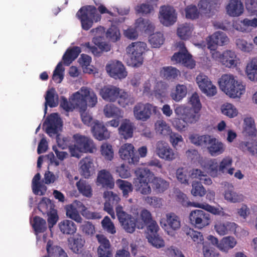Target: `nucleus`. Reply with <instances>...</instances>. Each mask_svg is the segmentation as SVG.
I'll return each mask as SVG.
<instances>
[{
  "instance_id": "obj_1",
  "label": "nucleus",
  "mask_w": 257,
  "mask_h": 257,
  "mask_svg": "<svg viewBox=\"0 0 257 257\" xmlns=\"http://www.w3.org/2000/svg\"><path fill=\"white\" fill-rule=\"evenodd\" d=\"M97 103L95 93L90 88L83 86L72 93L68 100L64 96L61 97L60 106L66 111L84 112L89 107H93Z\"/></svg>"
},
{
  "instance_id": "obj_2",
  "label": "nucleus",
  "mask_w": 257,
  "mask_h": 257,
  "mask_svg": "<svg viewBox=\"0 0 257 257\" xmlns=\"http://www.w3.org/2000/svg\"><path fill=\"white\" fill-rule=\"evenodd\" d=\"M218 84L220 90L231 98H240L246 91L245 84L231 73L222 75Z\"/></svg>"
},
{
  "instance_id": "obj_3",
  "label": "nucleus",
  "mask_w": 257,
  "mask_h": 257,
  "mask_svg": "<svg viewBox=\"0 0 257 257\" xmlns=\"http://www.w3.org/2000/svg\"><path fill=\"white\" fill-rule=\"evenodd\" d=\"M140 217L142 222L138 224V228L143 229L147 226L148 241L157 248L163 247L165 245L164 241L158 233L159 227L157 222L153 219L151 212L144 209L140 212Z\"/></svg>"
},
{
  "instance_id": "obj_4",
  "label": "nucleus",
  "mask_w": 257,
  "mask_h": 257,
  "mask_svg": "<svg viewBox=\"0 0 257 257\" xmlns=\"http://www.w3.org/2000/svg\"><path fill=\"white\" fill-rule=\"evenodd\" d=\"M147 44L143 42L132 43L126 48L130 58L127 63L130 66L138 67L143 62V54L147 51Z\"/></svg>"
},
{
  "instance_id": "obj_5",
  "label": "nucleus",
  "mask_w": 257,
  "mask_h": 257,
  "mask_svg": "<svg viewBox=\"0 0 257 257\" xmlns=\"http://www.w3.org/2000/svg\"><path fill=\"white\" fill-rule=\"evenodd\" d=\"M77 16L81 21L82 29L85 30H89L94 22H98L101 20V16L96 9L92 6L81 8L77 12Z\"/></svg>"
},
{
  "instance_id": "obj_6",
  "label": "nucleus",
  "mask_w": 257,
  "mask_h": 257,
  "mask_svg": "<svg viewBox=\"0 0 257 257\" xmlns=\"http://www.w3.org/2000/svg\"><path fill=\"white\" fill-rule=\"evenodd\" d=\"M176 47L178 52L175 53L172 56V61L175 64H181L189 69L194 68L196 65L195 61L186 49L184 42L180 41L176 43Z\"/></svg>"
},
{
  "instance_id": "obj_7",
  "label": "nucleus",
  "mask_w": 257,
  "mask_h": 257,
  "mask_svg": "<svg viewBox=\"0 0 257 257\" xmlns=\"http://www.w3.org/2000/svg\"><path fill=\"white\" fill-rule=\"evenodd\" d=\"M212 57L229 68L236 67L240 62L235 52L230 50L224 51L222 54L218 51L212 52Z\"/></svg>"
},
{
  "instance_id": "obj_8",
  "label": "nucleus",
  "mask_w": 257,
  "mask_h": 257,
  "mask_svg": "<svg viewBox=\"0 0 257 257\" xmlns=\"http://www.w3.org/2000/svg\"><path fill=\"white\" fill-rule=\"evenodd\" d=\"M115 210L118 219L122 228L128 233H133L136 227V219L124 211L120 205L117 206Z\"/></svg>"
},
{
  "instance_id": "obj_9",
  "label": "nucleus",
  "mask_w": 257,
  "mask_h": 257,
  "mask_svg": "<svg viewBox=\"0 0 257 257\" xmlns=\"http://www.w3.org/2000/svg\"><path fill=\"white\" fill-rule=\"evenodd\" d=\"M195 81L200 91L206 96L213 97L217 94L216 86L207 76L200 73L196 76Z\"/></svg>"
},
{
  "instance_id": "obj_10",
  "label": "nucleus",
  "mask_w": 257,
  "mask_h": 257,
  "mask_svg": "<svg viewBox=\"0 0 257 257\" xmlns=\"http://www.w3.org/2000/svg\"><path fill=\"white\" fill-rule=\"evenodd\" d=\"M191 224L195 227L201 229L210 223V215L207 212L199 209L192 210L189 214Z\"/></svg>"
},
{
  "instance_id": "obj_11",
  "label": "nucleus",
  "mask_w": 257,
  "mask_h": 257,
  "mask_svg": "<svg viewBox=\"0 0 257 257\" xmlns=\"http://www.w3.org/2000/svg\"><path fill=\"white\" fill-rule=\"evenodd\" d=\"M160 23L165 26L174 25L177 20V14L175 9L170 6L160 7L159 14Z\"/></svg>"
},
{
  "instance_id": "obj_12",
  "label": "nucleus",
  "mask_w": 257,
  "mask_h": 257,
  "mask_svg": "<svg viewBox=\"0 0 257 257\" xmlns=\"http://www.w3.org/2000/svg\"><path fill=\"white\" fill-rule=\"evenodd\" d=\"M198 7L201 13V19H208L218 11L219 0H201L198 4Z\"/></svg>"
},
{
  "instance_id": "obj_13",
  "label": "nucleus",
  "mask_w": 257,
  "mask_h": 257,
  "mask_svg": "<svg viewBox=\"0 0 257 257\" xmlns=\"http://www.w3.org/2000/svg\"><path fill=\"white\" fill-rule=\"evenodd\" d=\"M156 153L160 158L166 161H172L178 157V152L164 141H158L157 143Z\"/></svg>"
},
{
  "instance_id": "obj_14",
  "label": "nucleus",
  "mask_w": 257,
  "mask_h": 257,
  "mask_svg": "<svg viewBox=\"0 0 257 257\" xmlns=\"http://www.w3.org/2000/svg\"><path fill=\"white\" fill-rule=\"evenodd\" d=\"M118 153L120 158L129 164L136 165L139 162L140 156L132 144H123L119 148Z\"/></svg>"
},
{
  "instance_id": "obj_15",
  "label": "nucleus",
  "mask_w": 257,
  "mask_h": 257,
  "mask_svg": "<svg viewBox=\"0 0 257 257\" xmlns=\"http://www.w3.org/2000/svg\"><path fill=\"white\" fill-rule=\"evenodd\" d=\"M252 15L256 17L248 18H246L242 20H236L233 22L232 26L236 30L241 32H249L252 29L257 28V10H254Z\"/></svg>"
},
{
  "instance_id": "obj_16",
  "label": "nucleus",
  "mask_w": 257,
  "mask_h": 257,
  "mask_svg": "<svg viewBox=\"0 0 257 257\" xmlns=\"http://www.w3.org/2000/svg\"><path fill=\"white\" fill-rule=\"evenodd\" d=\"M46 124V133L50 136L57 135L62 126V122L58 113H50L44 123Z\"/></svg>"
},
{
  "instance_id": "obj_17",
  "label": "nucleus",
  "mask_w": 257,
  "mask_h": 257,
  "mask_svg": "<svg viewBox=\"0 0 257 257\" xmlns=\"http://www.w3.org/2000/svg\"><path fill=\"white\" fill-rule=\"evenodd\" d=\"M136 29L130 28L124 31V36L128 39H134L138 37V31H147L152 30L153 28V25L149 21H144L141 18L138 19L135 23Z\"/></svg>"
},
{
  "instance_id": "obj_18",
  "label": "nucleus",
  "mask_w": 257,
  "mask_h": 257,
  "mask_svg": "<svg viewBox=\"0 0 257 257\" xmlns=\"http://www.w3.org/2000/svg\"><path fill=\"white\" fill-rule=\"evenodd\" d=\"M73 138L77 146L84 153H92L96 150L93 140L89 137L76 134L73 135Z\"/></svg>"
},
{
  "instance_id": "obj_19",
  "label": "nucleus",
  "mask_w": 257,
  "mask_h": 257,
  "mask_svg": "<svg viewBox=\"0 0 257 257\" xmlns=\"http://www.w3.org/2000/svg\"><path fill=\"white\" fill-rule=\"evenodd\" d=\"M106 70L109 75L115 79H122L127 75L123 65L118 61L109 62L106 66Z\"/></svg>"
},
{
  "instance_id": "obj_20",
  "label": "nucleus",
  "mask_w": 257,
  "mask_h": 257,
  "mask_svg": "<svg viewBox=\"0 0 257 257\" xmlns=\"http://www.w3.org/2000/svg\"><path fill=\"white\" fill-rule=\"evenodd\" d=\"M180 118H175L173 121L174 125L179 130H184L188 123L195 122L199 118V113H176Z\"/></svg>"
},
{
  "instance_id": "obj_21",
  "label": "nucleus",
  "mask_w": 257,
  "mask_h": 257,
  "mask_svg": "<svg viewBox=\"0 0 257 257\" xmlns=\"http://www.w3.org/2000/svg\"><path fill=\"white\" fill-rule=\"evenodd\" d=\"M207 48L212 52L216 51L217 45H223L228 42V38L223 32H216L207 39Z\"/></svg>"
},
{
  "instance_id": "obj_22",
  "label": "nucleus",
  "mask_w": 257,
  "mask_h": 257,
  "mask_svg": "<svg viewBox=\"0 0 257 257\" xmlns=\"http://www.w3.org/2000/svg\"><path fill=\"white\" fill-rule=\"evenodd\" d=\"M226 14L232 17L242 15L244 11L242 0H229L225 7Z\"/></svg>"
},
{
  "instance_id": "obj_23",
  "label": "nucleus",
  "mask_w": 257,
  "mask_h": 257,
  "mask_svg": "<svg viewBox=\"0 0 257 257\" xmlns=\"http://www.w3.org/2000/svg\"><path fill=\"white\" fill-rule=\"evenodd\" d=\"M166 222L164 223V227L169 234L173 235V231H177L181 227V220L179 216L174 213H169L166 215Z\"/></svg>"
},
{
  "instance_id": "obj_24",
  "label": "nucleus",
  "mask_w": 257,
  "mask_h": 257,
  "mask_svg": "<svg viewBox=\"0 0 257 257\" xmlns=\"http://www.w3.org/2000/svg\"><path fill=\"white\" fill-rule=\"evenodd\" d=\"M80 172L85 178H88L94 173L93 160L90 156H87L79 162Z\"/></svg>"
},
{
  "instance_id": "obj_25",
  "label": "nucleus",
  "mask_w": 257,
  "mask_h": 257,
  "mask_svg": "<svg viewBox=\"0 0 257 257\" xmlns=\"http://www.w3.org/2000/svg\"><path fill=\"white\" fill-rule=\"evenodd\" d=\"M245 73L250 81L257 82V57L252 58L248 61Z\"/></svg>"
},
{
  "instance_id": "obj_26",
  "label": "nucleus",
  "mask_w": 257,
  "mask_h": 257,
  "mask_svg": "<svg viewBox=\"0 0 257 257\" xmlns=\"http://www.w3.org/2000/svg\"><path fill=\"white\" fill-rule=\"evenodd\" d=\"M236 224L234 222L217 221L214 225L215 231L220 235H224L235 230Z\"/></svg>"
},
{
  "instance_id": "obj_27",
  "label": "nucleus",
  "mask_w": 257,
  "mask_h": 257,
  "mask_svg": "<svg viewBox=\"0 0 257 257\" xmlns=\"http://www.w3.org/2000/svg\"><path fill=\"white\" fill-rule=\"evenodd\" d=\"M119 92V89L113 86L103 87L100 91V95L103 99L108 101L115 100Z\"/></svg>"
},
{
  "instance_id": "obj_28",
  "label": "nucleus",
  "mask_w": 257,
  "mask_h": 257,
  "mask_svg": "<svg viewBox=\"0 0 257 257\" xmlns=\"http://www.w3.org/2000/svg\"><path fill=\"white\" fill-rule=\"evenodd\" d=\"M92 130L94 138L99 141L107 140L110 137V133L106 127L97 120L95 122Z\"/></svg>"
},
{
  "instance_id": "obj_29",
  "label": "nucleus",
  "mask_w": 257,
  "mask_h": 257,
  "mask_svg": "<svg viewBox=\"0 0 257 257\" xmlns=\"http://www.w3.org/2000/svg\"><path fill=\"white\" fill-rule=\"evenodd\" d=\"M206 148L212 156L220 155L224 152L225 150L223 144L216 138L212 137Z\"/></svg>"
},
{
  "instance_id": "obj_30",
  "label": "nucleus",
  "mask_w": 257,
  "mask_h": 257,
  "mask_svg": "<svg viewBox=\"0 0 257 257\" xmlns=\"http://www.w3.org/2000/svg\"><path fill=\"white\" fill-rule=\"evenodd\" d=\"M134 128V124L129 119H125L118 128L119 134L124 139L131 138L133 136Z\"/></svg>"
},
{
  "instance_id": "obj_31",
  "label": "nucleus",
  "mask_w": 257,
  "mask_h": 257,
  "mask_svg": "<svg viewBox=\"0 0 257 257\" xmlns=\"http://www.w3.org/2000/svg\"><path fill=\"white\" fill-rule=\"evenodd\" d=\"M97 182L103 187L112 189L114 187V181L111 174L105 170L100 171L98 175Z\"/></svg>"
},
{
  "instance_id": "obj_32",
  "label": "nucleus",
  "mask_w": 257,
  "mask_h": 257,
  "mask_svg": "<svg viewBox=\"0 0 257 257\" xmlns=\"http://www.w3.org/2000/svg\"><path fill=\"white\" fill-rule=\"evenodd\" d=\"M45 98V112H46L47 111V106H49L50 107H55L58 104V95L55 89L53 88H51L47 90L46 93Z\"/></svg>"
},
{
  "instance_id": "obj_33",
  "label": "nucleus",
  "mask_w": 257,
  "mask_h": 257,
  "mask_svg": "<svg viewBox=\"0 0 257 257\" xmlns=\"http://www.w3.org/2000/svg\"><path fill=\"white\" fill-rule=\"evenodd\" d=\"M194 26L190 23H185L179 25L177 29V35L181 39H189L193 34Z\"/></svg>"
},
{
  "instance_id": "obj_34",
  "label": "nucleus",
  "mask_w": 257,
  "mask_h": 257,
  "mask_svg": "<svg viewBox=\"0 0 257 257\" xmlns=\"http://www.w3.org/2000/svg\"><path fill=\"white\" fill-rule=\"evenodd\" d=\"M68 241L70 248L76 253L81 252L85 243L84 239L79 234H77L73 237L68 239Z\"/></svg>"
},
{
  "instance_id": "obj_35",
  "label": "nucleus",
  "mask_w": 257,
  "mask_h": 257,
  "mask_svg": "<svg viewBox=\"0 0 257 257\" xmlns=\"http://www.w3.org/2000/svg\"><path fill=\"white\" fill-rule=\"evenodd\" d=\"M48 256L50 257H68L67 253L60 246L52 245V241L49 240L46 246Z\"/></svg>"
},
{
  "instance_id": "obj_36",
  "label": "nucleus",
  "mask_w": 257,
  "mask_h": 257,
  "mask_svg": "<svg viewBox=\"0 0 257 257\" xmlns=\"http://www.w3.org/2000/svg\"><path fill=\"white\" fill-rule=\"evenodd\" d=\"M153 189L157 193H163L168 189L169 183L165 179L154 177L150 182Z\"/></svg>"
},
{
  "instance_id": "obj_37",
  "label": "nucleus",
  "mask_w": 257,
  "mask_h": 257,
  "mask_svg": "<svg viewBox=\"0 0 257 257\" xmlns=\"http://www.w3.org/2000/svg\"><path fill=\"white\" fill-rule=\"evenodd\" d=\"M58 226L60 231L64 234L72 235L77 230L75 224L72 221L68 219L60 222Z\"/></svg>"
},
{
  "instance_id": "obj_38",
  "label": "nucleus",
  "mask_w": 257,
  "mask_h": 257,
  "mask_svg": "<svg viewBox=\"0 0 257 257\" xmlns=\"http://www.w3.org/2000/svg\"><path fill=\"white\" fill-rule=\"evenodd\" d=\"M236 244V241L233 237H223L218 244V248L221 251L227 253L229 249L233 248Z\"/></svg>"
},
{
  "instance_id": "obj_39",
  "label": "nucleus",
  "mask_w": 257,
  "mask_h": 257,
  "mask_svg": "<svg viewBox=\"0 0 257 257\" xmlns=\"http://www.w3.org/2000/svg\"><path fill=\"white\" fill-rule=\"evenodd\" d=\"M158 0H146V3L141 4L136 7V11L138 13L148 14L154 11V8L157 6Z\"/></svg>"
},
{
  "instance_id": "obj_40",
  "label": "nucleus",
  "mask_w": 257,
  "mask_h": 257,
  "mask_svg": "<svg viewBox=\"0 0 257 257\" xmlns=\"http://www.w3.org/2000/svg\"><path fill=\"white\" fill-rule=\"evenodd\" d=\"M211 138V136L207 135L199 136L198 134H192L190 136L189 140L196 146L207 147Z\"/></svg>"
},
{
  "instance_id": "obj_41",
  "label": "nucleus",
  "mask_w": 257,
  "mask_h": 257,
  "mask_svg": "<svg viewBox=\"0 0 257 257\" xmlns=\"http://www.w3.org/2000/svg\"><path fill=\"white\" fill-rule=\"evenodd\" d=\"M196 206H198V208H202L215 215L225 217L229 216V215L224 211L223 208L220 206L216 207L206 203H200L199 205H197Z\"/></svg>"
},
{
  "instance_id": "obj_42",
  "label": "nucleus",
  "mask_w": 257,
  "mask_h": 257,
  "mask_svg": "<svg viewBox=\"0 0 257 257\" xmlns=\"http://www.w3.org/2000/svg\"><path fill=\"white\" fill-rule=\"evenodd\" d=\"M80 52V48L79 47L68 49L63 56L64 63L66 65H69L77 57Z\"/></svg>"
},
{
  "instance_id": "obj_43",
  "label": "nucleus",
  "mask_w": 257,
  "mask_h": 257,
  "mask_svg": "<svg viewBox=\"0 0 257 257\" xmlns=\"http://www.w3.org/2000/svg\"><path fill=\"white\" fill-rule=\"evenodd\" d=\"M238 148L243 152L248 151L251 155L257 156V139L251 142H241Z\"/></svg>"
},
{
  "instance_id": "obj_44",
  "label": "nucleus",
  "mask_w": 257,
  "mask_h": 257,
  "mask_svg": "<svg viewBox=\"0 0 257 257\" xmlns=\"http://www.w3.org/2000/svg\"><path fill=\"white\" fill-rule=\"evenodd\" d=\"M184 14L187 19L195 20L201 18V13L198 11L195 5H190L187 6L184 9Z\"/></svg>"
},
{
  "instance_id": "obj_45",
  "label": "nucleus",
  "mask_w": 257,
  "mask_h": 257,
  "mask_svg": "<svg viewBox=\"0 0 257 257\" xmlns=\"http://www.w3.org/2000/svg\"><path fill=\"white\" fill-rule=\"evenodd\" d=\"M66 215L68 218L74 220L77 223H81L82 218L79 214L76 207L73 204H69L65 207Z\"/></svg>"
},
{
  "instance_id": "obj_46",
  "label": "nucleus",
  "mask_w": 257,
  "mask_h": 257,
  "mask_svg": "<svg viewBox=\"0 0 257 257\" xmlns=\"http://www.w3.org/2000/svg\"><path fill=\"white\" fill-rule=\"evenodd\" d=\"M187 93V89L185 85L183 84H178L172 90L171 97L174 100L179 101L185 97Z\"/></svg>"
},
{
  "instance_id": "obj_47",
  "label": "nucleus",
  "mask_w": 257,
  "mask_h": 257,
  "mask_svg": "<svg viewBox=\"0 0 257 257\" xmlns=\"http://www.w3.org/2000/svg\"><path fill=\"white\" fill-rule=\"evenodd\" d=\"M244 122L245 126L244 132L249 137H254L257 134V130L254 119L251 117L244 118Z\"/></svg>"
},
{
  "instance_id": "obj_48",
  "label": "nucleus",
  "mask_w": 257,
  "mask_h": 257,
  "mask_svg": "<svg viewBox=\"0 0 257 257\" xmlns=\"http://www.w3.org/2000/svg\"><path fill=\"white\" fill-rule=\"evenodd\" d=\"M76 185L79 192L83 196L87 197H91L92 195L91 187L86 181L80 179L76 183Z\"/></svg>"
},
{
  "instance_id": "obj_49",
  "label": "nucleus",
  "mask_w": 257,
  "mask_h": 257,
  "mask_svg": "<svg viewBox=\"0 0 257 257\" xmlns=\"http://www.w3.org/2000/svg\"><path fill=\"white\" fill-rule=\"evenodd\" d=\"M32 226L36 234L43 233L47 228L45 220L38 216L33 218Z\"/></svg>"
},
{
  "instance_id": "obj_50",
  "label": "nucleus",
  "mask_w": 257,
  "mask_h": 257,
  "mask_svg": "<svg viewBox=\"0 0 257 257\" xmlns=\"http://www.w3.org/2000/svg\"><path fill=\"white\" fill-rule=\"evenodd\" d=\"M67 141V138H64L63 139V141L64 142V144H60V140H59L58 139H57V142L58 146L60 147H61L62 149H65L67 146H68L69 150L70 153L71 154V156L75 157L77 158H80V153L83 152L81 150H80L78 146H77V144L75 143L74 145H70L68 146L67 143H66Z\"/></svg>"
},
{
  "instance_id": "obj_51",
  "label": "nucleus",
  "mask_w": 257,
  "mask_h": 257,
  "mask_svg": "<svg viewBox=\"0 0 257 257\" xmlns=\"http://www.w3.org/2000/svg\"><path fill=\"white\" fill-rule=\"evenodd\" d=\"M190 176L192 178L198 179L200 181L199 182L201 184L210 185L212 183L211 179L199 169H193Z\"/></svg>"
},
{
  "instance_id": "obj_52",
  "label": "nucleus",
  "mask_w": 257,
  "mask_h": 257,
  "mask_svg": "<svg viewBox=\"0 0 257 257\" xmlns=\"http://www.w3.org/2000/svg\"><path fill=\"white\" fill-rule=\"evenodd\" d=\"M116 185L122 191L123 196L125 198H127L129 193L133 191L132 184L127 181L120 179L117 180Z\"/></svg>"
},
{
  "instance_id": "obj_53",
  "label": "nucleus",
  "mask_w": 257,
  "mask_h": 257,
  "mask_svg": "<svg viewBox=\"0 0 257 257\" xmlns=\"http://www.w3.org/2000/svg\"><path fill=\"white\" fill-rule=\"evenodd\" d=\"M136 190L143 195L150 194L152 190L147 180L134 182Z\"/></svg>"
},
{
  "instance_id": "obj_54",
  "label": "nucleus",
  "mask_w": 257,
  "mask_h": 257,
  "mask_svg": "<svg viewBox=\"0 0 257 257\" xmlns=\"http://www.w3.org/2000/svg\"><path fill=\"white\" fill-rule=\"evenodd\" d=\"M105 36L107 39L112 42H116L120 38L119 30L115 25H112L107 29Z\"/></svg>"
},
{
  "instance_id": "obj_55",
  "label": "nucleus",
  "mask_w": 257,
  "mask_h": 257,
  "mask_svg": "<svg viewBox=\"0 0 257 257\" xmlns=\"http://www.w3.org/2000/svg\"><path fill=\"white\" fill-rule=\"evenodd\" d=\"M158 111V108L150 103L137 104L134 107V112H156Z\"/></svg>"
},
{
  "instance_id": "obj_56",
  "label": "nucleus",
  "mask_w": 257,
  "mask_h": 257,
  "mask_svg": "<svg viewBox=\"0 0 257 257\" xmlns=\"http://www.w3.org/2000/svg\"><path fill=\"white\" fill-rule=\"evenodd\" d=\"M160 74L167 79H175L180 74V72L173 67H165L161 70Z\"/></svg>"
},
{
  "instance_id": "obj_57",
  "label": "nucleus",
  "mask_w": 257,
  "mask_h": 257,
  "mask_svg": "<svg viewBox=\"0 0 257 257\" xmlns=\"http://www.w3.org/2000/svg\"><path fill=\"white\" fill-rule=\"evenodd\" d=\"M157 133L163 136H169L172 133L170 127L164 120H158L155 123Z\"/></svg>"
},
{
  "instance_id": "obj_58",
  "label": "nucleus",
  "mask_w": 257,
  "mask_h": 257,
  "mask_svg": "<svg viewBox=\"0 0 257 257\" xmlns=\"http://www.w3.org/2000/svg\"><path fill=\"white\" fill-rule=\"evenodd\" d=\"M41 175L39 173H37L34 177L32 182L33 191L35 194H39L41 190L46 191V187L40 182Z\"/></svg>"
},
{
  "instance_id": "obj_59",
  "label": "nucleus",
  "mask_w": 257,
  "mask_h": 257,
  "mask_svg": "<svg viewBox=\"0 0 257 257\" xmlns=\"http://www.w3.org/2000/svg\"><path fill=\"white\" fill-rule=\"evenodd\" d=\"M100 152L105 160L111 161L113 158L114 152L110 144L107 143L102 144L100 147Z\"/></svg>"
},
{
  "instance_id": "obj_60",
  "label": "nucleus",
  "mask_w": 257,
  "mask_h": 257,
  "mask_svg": "<svg viewBox=\"0 0 257 257\" xmlns=\"http://www.w3.org/2000/svg\"><path fill=\"white\" fill-rule=\"evenodd\" d=\"M235 44L237 49L243 52H250L253 48V46L251 43L247 42L246 40L242 38L236 39Z\"/></svg>"
},
{
  "instance_id": "obj_61",
  "label": "nucleus",
  "mask_w": 257,
  "mask_h": 257,
  "mask_svg": "<svg viewBox=\"0 0 257 257\" xmlns=\"http://www.w3.org/2000/svg\"><path fill=\"white\" fill-rule=\"evenodd\" d=\"M135 174L137 178L135 179L134 181L147 180V179L152 174L148 168H139L136 170Z\"/></svg>"
},
{
  "instance_id": "obj_62",
  "label": "nucleus",
  "mask_w": 257,
  "mask_h": 257,
  "mask_svg": "<svg viewBox=\"0 0 257 257\" xmlns=\"http://www.w3.org/2000/svg\"><path fill=\"white\" fill-rule=\"evenodd\" d=\"M225 200L232 203L240 202L243 201V196L241 194H238L233 191L227 190L224 192Z\"/></svg>"
},
{
  "instance_id": "obj_63",
  "label": "nucleus",
  "mask_w": 257,
  "mask_h": 257,
  "mask_svg": "<svg viewBox=\"0 0 257 257\" xmlns=\"http://www.w3.org/2000/svg\"><path fill=\"white\" fill-rule=\"evenodd\" d=\"M149 41L153 47L159 48L163 44L164 37L162 33L157 32L150 36Z\"/></svg>"
},
{
  "instance_id": "obj_64",
  "label": "nucleus",
  "mask_w": 257,
  "mask_h": 257,
  "mask_svg": "<svg viewBox=\"0 0 257 257\" xmlns=\"http://www.w3.org/2000/svg\"><path fill=\"white\" fill-rule=\"evenodd\" d=\"M204 257H221L220 253L210 243L205 242L203 247Z\"/></svg>"
}]
</instances>
